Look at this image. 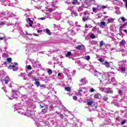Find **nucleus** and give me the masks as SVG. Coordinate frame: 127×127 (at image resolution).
<instances>
[{
    "mask_svg": "<svg viewBox=\"0 0 127 127\" xmlns=\"http://www.w3.org/2000/svg\"><path fill=\"white\" fill-rule=\"evenodd\" d=\"M94 76L95 77H96V78H98V79H99V80H101V78L102 77V73L99 72L97 70H94Z\"/></svg>",
    "mask_w": 127,
    "mask_h": 127,
    "instance_id": "obj_1",
    "label": "nucleus"
},
{
    "mask_svg": "<svg viewBox=\"0 0 127 127\" xmlns=\"http://www.w3.org/2000/svg\"><path fill=\"white\" fill-rule=\"evenodd\" d=\"M103 64L105 65L106 68H110L111 67V63H110L108 61L104 62V63Z\"/></svg>",
    "mask_w": 127,
    "mask_h": 127,
    "instance_id": "obj_2",
    "label": "nucleus"
},
{
    "mask_svg": "<svg viewBox=\"0 0 127 127\" xmlns=\"http://www.w3.org/2000/svg\"><path fill=\"white\" fill-rule=\"evenodd\" d=\"M4 82H5V84L6 85H7L8 84V82L10 81V79L8 76H6L5 78L3 80Z\"/></svg>",
    "mask_w": 127,
    "mask_h": 127,
    "instance_id": "obj_3",
    "label": "nucleus"
},
{
    "mask_svg": "<svg viewBox=\"0 0 127 127\" xmlns=\"http://www.w3.org/2000/svg\"><path fill=\"white\" fill-rule=\"evenodd\" d=\"M39 81V79H37V78L35 79L34 84L37 88H38V87H39V86L40 85V82H39V81Z\"/></svg>",
    "mask_w": 127,
    "mask_h": 127,
    "instance_id": "obj_4",
    "label": "nucleus"
},
{
    "mask_svg": "<svg viewBox=\"0 0 127 127\" xmlns=\"http://www.w3.org/2000/svg\"><path fill=\"white\" fill-rule=\"evenodd\" d=\"M76 48L77 50H84V49H85V47L83 45H78L76 47Z\"/></svg>",
    "mask_w": 127,
    "mask_h": 127,
    "instance_id": "obj_5",
    "label": "nucleus"
},
{
    "mask_svg": "<svg viewBox=\"0 0 127 127\" xmlns=\"http://www.w3.org/2000/svg\"><path fill=\"white\" fill-rule=\"evenodd\" d=\"M107 76H106V75L105 74H101V77L100 78V82H102V80L103 81H106L107 80Z\"/></svg>",
    "mask_w": 127,
    "mask_h": 127,
    "instance_id": "obj_6",
    "label": "nucleus"
},
{
    "mask_svg": "<svg viewBox=\"0 0 127 127\" xmlns=\"http://www.w3.org/2000/svg\"><path fill=\"white\" fill-rule=\"evenodd\" d=\"M94 103V101L92 99H88L87 102V105L88 106H92Z\"/></svg>",
    "mask_w": 127,
    "mask_h": 127,
    "instance_id": "obj_7",
    "label": "nucleus"
},
{
    "mask_svg": "<svg viewBox=\"0 0 127 127\" xmlns=\"http://www.w3.org/2000/svg\"><path fill=\"white\" fill-rule=\"evenodd\" d=\"M72 55L73 54L71 52H68L65 55V57H66V58H70V57L72 56Z\"/></svg>",
    "mask_w": 127,
    "mask_h": 127,
    "instance_id": "obj_8",
    "label": "nucleus"
},
{
    "mask_svg": "<svg viewBox=\"0 0 127 127\" xmlns=\"http://www.w3.org/2000/svg\"><path fill=\"white\" fill-rule=\"evenodd\" d=\"M85 79L84 78H81L79 82L81 83V84H79V86H83V85H85V83H84V82H85Z\"/></svg>",
    "mask_w": 127,
    "mask_h": 127,
    "instance_id": "obj_9",
    "label": "nucleus"
},
{
    "mask_svg": "<svg viewBox=\"0 0 127 127\" xmlns=\"http://www.w3.org/2000/svg\"><path fill=\"white\" fill-rule=\"evenodd\" d=\"M125 26H125L123 24L119 27V32H120V33H123V29L125 27Z\"/></svg>",
    "mask_w": 127,
    "mask_h": 127,
    "instance_id": "obj_10",
    "label": "nucleus"
},
{
    "mask_svg": "<svg viewBox=\"0 0 127 127\" xmlns=\"http://www.w3.org/2000/svg\"><path fill=\"white\" fill-rule=\"evenodd\" d=\"M5 39V37H4V35L2 33H0V40H4Z\"/></svg>",
    "mask_w": 127,
    "mask_h": 127,
    "instance_id": "obj_11",
    "label": "nucleus"
},
{
    "mask_svg": "<svg viewBox=\"0 0 127 127\" xmlns=\"http://www.w3.org/2000/svg\"><path fill=\"white\" fill-rule=\"evenodd\" d=\"M28 20L29 22V26H32V24H33V21L31 20V19H30V18H28Z\"/></svg>",
    "mask_w": 127,
    "mask_h": 127,
    "instance_id": "obj_12",
    "label": "nucleus"
},
{
    "mask_svg": "<svg viewBox=\"0 0 127 127\" xmlns=\"http://www.w3.org/2000/svg\"><path fill=\"white\" fill-rule=\"evenodd\" d=\"M112 22H114V19L112 18L107 19V24H109V23H112Z\"/></svg>",
    "mask_w": 127,
    "mask_h": 127,
    "instance_id": "obj_13",
    "label": "nucleus"
},
{
    "mask_svg": "<svg viewBox=\"0 0 127 127\" xmlns=\"http://www.w3.org/2000/svg\"><path fill=\"white\" fill-rule=\"evenodd\" d=\"M99 6H100L98 5L97 6V7H92V10H93V12H97V10H98V9H99Z\"/></svg>",
    "mask_w": 127,
    "mask_h": 127,
    "instance_id": "obj_14",
    "label": "nucleus"
},
{
    "mask_svg": "<svg viewBox=\"0 0 127 127\" xmlns=\"http://www.w3.org/2000/svg\"><path fill=\"white\" fill-rule=\"evenodd\" d=\"M98 25L102 27V26H106V22L105 21H102L100 22V24H98Z\"/></svg>",
    "mask_w": 127,
    "mask_h": 127,
    "instance_id": "obj_15",
    "label": "nucleus"
},
{
    "mask_svg": "<svg viewBox=\"0 0 127 127\" xmlns=\"http://www.w3.org/2000/svg\"><path fill=\"white\" fill-rule=\"evenodd\" d=\"M6 61L7 63H11V61H12V59L11 58H8L6 59Z\"/></svg>",
    "mask_w": 127,
    "mask_h": 127,
    "instance_id": "obj_16",
    "label": "nucleus"
},
{
    "mask_svg": "<svg viewBox=\"0 0 127 127\" xmlns=\"http://www.w3.org/2000/svg\"><path fill=\"white\" fill-rule=\"evenodd\" d=\"M88 19H89V16H87V17H83L82 18V21L85 22V21H86V20H88Z\"/></svg>",
    "mask_w": 127,
    "mask_h": 127,
    "instance_id": "obj_17",
    "label": "nucleus"
},
{
    "mask_svg": "<svg viewBox=\"0 0 127 127\" xmlns=\"http://www.w3.org/2000/svg\"><path fill=\"white\" fill-rule=\"evenodd\" d=\"M64 90H65V91H67V92H70L71 91V87H65Z\"/></svg>",
    "mask_w": 127,
    "mask_h": 127,
    "instance_id": "obj_18",
    "label": "nucleus"
},
{
    "mask_svg": "<svg viewBox=\"0 0 127 127\" xmlns=\"http://www.w3.org/2000/svg\"><path fill=\"white\" fill-rule=\"evenodd\" d=\"M15 67V65L11 63V64L9 65V68L12 69Z\"/></svg>",
    "mask_w": 127,
    "mask_h": 127,
    "instance_id": "obj_19",
    "label": "nucleus"
},
{
    "mask_svg": "<svg viewBox=\"0 0 127 127\" xmlns=\"http://www.w3.org/2000/svg\"><path fill=\"white\" fill-rule=\"evenodd\" d=\"M77 0H73V1L72 2V4H73V5H76V4H77Z\"/></svg>",
    "mask_w": 127,
    "mask_h": 127,
    "instance_id": "obj_20",
    "label": "nucleus"
},
{
    "mask_svg": "<svg viewBox=\"0 0 127 127\" xmlns=\"http://www.w3.org/2000/svg\"><path fill=\"white\" fill-rule=\"evenodd\" d=\"M46 31L48 35H51V32H50V30L48 29H46Z\"/></svg>",
    "mask_w": 127,
    "mask_h": 127,
    "instance_id": "obj_21",
    "label": "nucleus"
},
{
    "mask_svg": "<svg viewBox=\"0 0 127 127\" xmlns=\"http://www.w3.org/2000/svg\"><path fill=\"white\" fill-rule=\"evenodd\" d=\"M47 73L49 74V75H52V70H51V69H48Z\"/></svg>",
    "mask_w": 127,
    "mask_h": 127,
    "instance_id": "obj_22",
    "label": "nucleus"
},
{
    "mask_svg": "<svg viewBox=\"0 0 127 127\" xmlns=\"http://www.w3.org/2000/svg\"><path fill=\"white\" fill-rule=\"evenodd\" d=\"M98 61L100 62H101V63H103V62H105V60H104V59H103L102 58H99Z\"/></svg>",
    "mask_w": 127,
    "mask_h": 127,
    "instance_id": "obj_23",
    "label": "nucleus"
},
{
    "mask_svg": "<svg viewBox=\"0 0 127 127\" xmlns=\"http://www.w3.org/2000/svg\"><path fill=\"white\" fill-rule=\"evenodd\" d=\"M94 99H99V93L95 94L94 95Z\"/></svg>",
    "mask_w": 127,
    "mask_h": 127,
    "instance_id": "obj_24",
    "label": "nucleus"
},
{
    "mask_svg": "<svg viewBox=\"0 0 127 127\" xmlns=\"http://www.w3.org/2000/svg\"><path fill=\"white\" fill-rule=\"evenodd\" d=\"M126 123H127V121L126 120H123L121 123V125H122V126H124Z\"/></svg>",
    "mask_w": 127,
    "mask_h": 127,
    "instance_id": "obj_25",
    "label": "nucleus"
},
{
    "mask_svg": "<svg viewBox=\"0 0 127 127\" xmlns=\"http://www.w3.org/2000/svg\"><path fill=\"white\" fill-rule=\"evenodd\" d=\"M90 38H91L92 39H94V38H96V36L95 35V34H91L90 35Z\"/></svg>",
    "mask_w": 127,
    "mask_h": 127,
    "instance_id": "obj_26",
    "label": "nucleus"
},
{
    "mask_svg": "<svg viewBox=\"0 0 127 127\" xmlns=\"http://www.w3.org/2000/svg\"><path fill=\"white\" fill-rule=\"evenodd\" d=\"M125 41L124 40H122L120 42V45H121L122 46H124V45H125Z\"/></svg>",
    "mask_w": 127,
    "mask_h": 127,
    "instance_id": "obj_27",
    "label": "nucleus"
},
{
    "mask_svg": "<svg viewBox=\"0 0 127 127\" xmlns=\"http://www.w3.org/2000/svg\"><path fill=\"white\" fill-rule=\"evenodd\" d=\"M53 109H54V107L53 106V105H50V106L49 107L50 111H53Z\"/></svg>",
    "mask_w": 127,
    "mask_h": 127,
    "instance_id": "obj_28",
    "label": "nucleus"
},
{
    "mask_svg": "<svg viewBox=\"0 0 127 127\" xmlns=\"http://www.w3.org/2000/svg\"><path fill=\"white\" fill-rule=\"evenodd\" d=\"M118 94L120 95V96H122L123 95V90H119L118 92Z\"/></svg>",
    "mask_w": 127,
    "mask_h": 127,
    "instance_id": "obj_29",
    "label": "nucleus"
},
{
    "mask_svg": "<svg viewBox=\"0 0 127 127\" xmlns=\"http://www.w3.org/2000/svg\"><path fill=\"white\" fill-rule=\"evenodd\" d=\"M103 45H104V41H101L100 42V44H99V46H103Z\"/></svg>",
    "mask_w": 127,
    "mask_h": 127,
    "instance_id": "obj_30",
    "label": "nucleus"
},
{
    "mask_svg": "<svg viewBox=\"0 0 127 127\" xmlns=\"http://www.w3.org/2000/svg\"><path fill=\"white\" fill-rule=\"evenodd\" d=\"M73 99L74 100V101H77L78 100V98L76 96H74L73 97Z\"/></svg>",
    "mask_w": 127,
    "mask_h": 127,
    "instance_id": "obj_31",
    "label": "nucleus"
},
{
    "mask_svg": "<svg viewBox=\"0 0 127 127\" xmlns=\"http://www.w3.org/2000/svg\"><path fill=\"white\" fill-rule=\"evenodd\" d=\"M121 19H122V20L123 21V22H125V21H126V18H125L124 17H121Z\"/></svg>",
    "mask_w": 127,
    "mask_h": 127,
    "instance_id": "obj_32",
    "label": "nucleus"
},
{
    "mask_svg": "<svg viewBox=\"0 0 127 127\" xmlns=\"http://www.w3.org/2000/svg\"><path fill=\"white\" fill-rule=\"evenodd\" d=\"M81 92H83V90H80L79 91H78V94L80 95V96H82V93H81Z\"/></svg>",
    "mask_w": 127,
    "mask_h": 127,
    "instance_id": "obj_33",
    "label": "nucleus"
},
{
    "mask_svg": "<svg viewBox=\"0 0 127 127\" xmlns=\"http://www.w3.org/2000/svg\"><path fill=\"white\" fill-rule=\"evenodd\" d=\"M123 1L124 2H126V5H125V6H126V7H127V0H123Z\"/></svg>",
    "mask_w": 127,
    "mask_h": 127,
    "instance_id": "obj_34",
    "label": "nucleus"
},
{
    "mask_svg": "<svg viewBox=\"0 0 127 127\" xmlns=\"http://www.w3.org/2000/svg\"><path fill=\"white\" fill-rule=\"evenodd\" d=\"M90 93H94V92H95V89H94V88H91L90 89Z\"/></svg>",
    "mask_w": 127,
    "mask_h": 127,
    "instance_id": "obj_35",
    "label": "nucleus"
},
{
    "mask_svg": "<svg viewBox=\"0 0 127 127\" xmlns=\"http://www.w3.org/2000/svg\"><path fill=\"white\" fill-rule=\"evenodd\" d=\"M27 69L28 70H31V65H28Z\"/></svg>",
    "mask_w": 127,
    "mask_h": 127,
    "instance_id": "obj_36",
    "label": "nucleus"
},
{
    "mask_svg": "<svg viewBox=\"0 0 127 127\" xmlns=\"http://www.w3.org/2000/svg\"><path fill=\"white\" fill-rule=\"evenodd\" d=\"M2 90H3L4 92L5 93H7V90H6V89H4V87H2Z\"/></svg>",
    "mask_w": 127,
    "mask_h": 127,
    "instance_id": "obj_37",
    "label": "nucleus"
},
{
    "mask_svg": "<svg viewBox=\"0 0 127 127\" xmlns=\"http://www.w3.org/2000/svg\"><path fill=\"white\" fill-rule=\"evenodd\" d=\"M0 25H4V22L2 21L0 22Z\"/></svg>",
    "mask_w": 127,
    "mask_h": 127,
    "instance_id": "obj_38",
    "label": "nucleus"
},
{
    "mask_svg": "<svg viewBox=\"0 0 127 127\" xmlns=\"http://www.w3.org/2000/svg\"><path fill=\"white\" fill-rule=\"evenodd\" d=\"M109 98L108 97H104L103 98V101H107Z\"/></svg>",
    "mask_w": 127,
    "mask_h": 127,
    "instance_id": "obj_39",
    "label": "nucleus"
},
{
    "mask_svg": "<svg viewBox=\"0 0 127 127\" xmlns=\"http://www.w3.org/2000/svg\"><path fill=\"white\" fill-rule=\"evenodd\" d=\"M90 58L89 56H86V60H90Z\"/></svg>",
    "mask_w": 127,
    "mask_h": 127,
    "instance_id": "obj_40",
    "label": "nucleus"
},
{
    "mask_svg": "<svg viewBox=\"0 0 127 127\" xmlns=\"http://www.w3.org/2000/svg\"><path fill=\"white\" fill-rule=\"evenodd\" d=\"M83 14L84 15H87V14H88V12H87V11H85L83 12Z\"/></svg>",
    "mask_w": 127,
    "mask_h": 127,
    "instance_id": "obj_41",
    "label": "nucleus"
},
{
    "mask_svg": "<svg viewBox=\"0 0 127 127\" xmlns=\"http://www.w3.org/2000/svg\"><path fill=\"white\" fill-rule=\"evenodd\" d=\"M121 70L122 71H125L126 70V67H121Z\"/></svg>",
    "mask_w": 127,
    "mask_h": 127,
    "instance_id": "obj_42",
    "label": "nucleus"
},
{
    "mask_svg": "<svg viewBox=\"0 0 127 127\" xmlns=\"http://www.w3.org/2000/svg\"><path fill=\"white\" fill-rule=\"evenodd\" d=\"M40 87H43V88H45V84H42Z\"/></svg>",
    "mask_w": 127,
    "mask_h": 127,
    "instance_id": "obj_43",
    "label": "nucleus"
},
{
    "mask_svg": "<svg viewBox=\"0 0 127 127\" xmlns=\"http://www.w3.org/2000/svg\"><path fill=\"white\" fill-rule=\"evenodd\" d=\"M102 8H107L108 7L107 6L102 5Z\"/></svg>",
    "mask_w": 127,
    "mask_h": 127,
    "instance_id": "obj_44",
    "label": "nucleus"
},
{
    "mask_svg": "<svg viewBox=\"0 0 127 127\" xmlns=\"http://www.w3.org/2000/svg\"><path fill=\"white\" fill-rule=\"evenodd\" d=\"M85 28H88L89 27V26H88V24H85Z\"/></svg>",
    "mask_w": 127,
    "mask_h": 127,
    "instance_id": "obj_45",
    "label": "nucleus"
},
{
    "mask_svg": "<svg viewBox=\"0 0 127 127\" xmlns=\"http://www.w3.org/2000/svg\"><path fill=\"white\" fill-rule=\"evenodd\" d=\"M58 76L61 77L62 76V74L61 73H59Z\"/></svg>",
    "mask_w": 127,
    "mask_h": 127,
    "instance_id": "obj_46",
    "label": "nucleus"
},
{
    "mask_svg": "<svg viewBox=\"0 0 127 127\" xmlns=\"http://www.w3.org/2000/svg\"><path fill=\"white\" fill-rule=\"evenodd\" d=\"M124 32H125L127 34V29H124L123 30Z\"/></svg>",
    "mask_w": 127,
    "mask_h": 127,
    "instance_id": "obj_47",
    "label": "nucleus"
},
{
    "mask_svg": "<svg viewBox=\"0 0 127 127\" xmlns=\"http://www.w3.org/2000/svg\"><path fill=\"white\" fill-rule=\"evenodd\" d=\"M107 94H110V93H111V91H110V90H107Z\"/></svg>",
    "mask_w": 127,
    "mask_h": 127,
    "instance_id": "obj_48",
    "label": "nucleus"
},
{
    "mask_svg": "<svg viewBox=\"0 0 127 127\" xmlns=\"http://www.w3.org/2000/svg\"><path fill=\"white\" fill-rule=\"evenodd\" d=\"M14 64L15 66H17V65H18V64H17V63H14Z\"/></svg>",
    "mask_w": 127,
    "mask_h": 127,
    "instance_id": "obj_49",
    "label": "nucleus"
},
{
    "mask_svg": "<svg viewBox=\"0 0 127 127\" xmlns=\"http://www.w3.org/2000/svg\"><path fill=\"white\" fill-rule=\"evenodd\" d=\"M33 35H34V36H38V34L35 33H34Z\"/></svg>",
    "mask_w": 127,
    "mask_h": 127,
    "instance_id": "obj_50",
    "label": "nucleus"
},
{
    "mask_svg": "<svg viewBox=\"0 0 127 127\" xmlns=\"http://www.w3.org/2000/svg\"><path fill=\"white\" fill-rule=\"evenodd\" d=\"M40 107L41 109H42L43 108H44V106H43L41 105H40Z\"/></svg>",
    "mask_w": 127,
    "mask_h": 127,
    "instance_id": "obj_51",
    "label": "nucleus"
},
{
    "mask_svg": "<svg viewBox=\"0 0 127 127\" xmlns=\"http://www.w3.org/2000/svg\"><path fill=\"white\" fill-rule=\"evenodd\" d=\"M40 19H41L42 20H44V19H45V18H43V17H41V18H40Z\"/></svg>",
    "mask_w": 127,
    "mask_h": 127,
    "instance_id": "obj_52",
    "label": "nucleus"
},
{
    "mask_svg": "<svg viewBox=\"0 0 127 127\" xmlns=\"http://www.w3.org/2000/svg\"><path fill=\"white\" fill-rule=\"evenodd\" d=\"M3 64H4V65H7V64L6 62H5L3 63Z\"/></svg>",
    "mask_w": 127,
    "mask_h": 127,
    "instance_id": "obj_53",
    "label": "nucleus"
},
{
    "mask_svg": "<svg viewBox=\"0 0 127 127\" xmlns=\"http://www.w3.org/2000/svg\"><path fill=\"white\" fill-rule=\"evenodd\" d=\"M124 24V25H125V26H127V22H125Z\"/></svg>",
    "mask_w": 127,
    "mask_h": 127,
    "instance_id": "obj_54",
    "label": "nucleus"
},
{
    "mask_svg": "<svg viewBox=\"0 0 127 127\" xmlns=\"http://www.w3.org/2000/svg\"><path fill=\"white\" fill-rule=\"evenodd\" d=\"M37 32L38 33H39V32H40V30H38L37 31Z\"/></svg>",
    "mask_w": 127,
    "mask_h": 127,
    "instance_id": "obj_55",
    "label": "nucleus"
},
{
    "mask_svg": "<svg viewBox=\"0 0 127 127\" xmlns=\"http://www.w3.org/2000/svg\"><path fill=\"white\" fill-rule=\"evenodd\" d=\"M44 110H47V107H46Z\"/></svg>",
    "mask_w": 127,
    "mask_h": 127,
    "instance_id": "obj_56",
    "label": "nucleus"
},
{
    "mask_svg": "<svg viewBox=\"0 0 127 127\" xmlns=\"http://www.w3.org/2000/svg\"><path fill=\"white\" fill-rule=\"evenodd\" d=\"M40 32H42V30H40Z\"/></svg>",
    "mask_w": 127,
    "mask_h": 127,
    "instance_id": "obj_57",
    "label": "nucleus"
},
{
    "mask_svg": "<svg viewBox=\"0 0 127 127\" xmlns=\"http://www.w3.org/2000/svg\"><path fill=\"white\" fill-rule=\"evenodd\" d=\"M26 27H29V26L26 25Z\"/></svg>",
    "mask_w": 127,
    "mask_h": 127,
    "instance_id": "obj_58",
    "label": "nucleus"
},
{
    "mask_svg": "<svg viewBox=\"0 0 127 127\" xmlns=\"http://www.w3.org/2000/svg\"><path fill=\"white\" fill-rule=\"evenodd\" d=\"M112 74H115V72H112Z\"/></svg>",
    "mask_w": 127,
    "mask_h": 127,
    "instance_id": "obj_59",
    "label": "nucleus"
},
{
    "mask_svg": "<svg viewBox=\"0 0 127 127\" xmlns=\"http://www.w3.org/2000/svg\"><path fill=\"white\" fill-rule=\"evenodd\" d=\"M116 1H118V0H115Z\"/></svg>",
    "mask_w": 127,
    "mask_h": 127,
    "instance_id": "obj_60",
    "label": "nucleus"
}]
</instances>
